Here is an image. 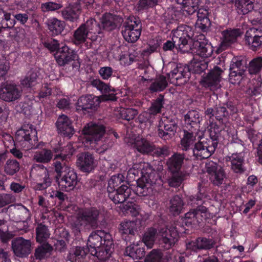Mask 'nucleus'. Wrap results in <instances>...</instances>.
<instances>
[{"instance_id":"nucleus-1","label":"nucleus","mask_w":262,"mask_h":262,"mask_svg":"<svg viewBox=\"0 0 262 262\" xmlns=\"http://www.w3.org/2000/svg\"><path fill=\"white\" fill-rule=\"evenodd\" d=\"M198 192L195 195H191L189 198V203L196 208L191 209L185 214L184 217L180 219L176 223V230L180 232H186L185 227H191L192 225H196L206 221L211 217V214L208 208L202 205L204 203V200L208 196L206 188L201 187L199 183Z\"/></svg>"},{"instance_id":"nucleus-2","label":"nucleus","mask_w":262,"mask_h":262,"mask_svg":"<svg viewBox=\"0 0 262 262\" xmlns=\"http://www.w3.org/2000/svg\"><path fill=\"white\" fill-rule=\"evenodd\" d=\"M225 132L224 127L219 126L216 123H211L209 129V138H201L195 142L188 155L189 158L192 156L197 160L209 158L214 152L222 135Z\"/></svg>"},{"instance_id":"nucleus-3","label":"nucleus","mask_w":262,"mask_h":262,"mask_svg":"<svg viewBox=\"0 0 262 262\" xmlns=\"http://www.w3.org/2000/svg\"><path fill=\"white\" fill-rule=\"evenodd\" d=\"M86 248L91 255L106 261L114 251L112 236L103 230L93 231L89 236Z\"/></svg>"},{"instance_id":"nucleus-4","label":"nucleus","mask_w":262,"mask_h":262,"mask_svg":"<svg viewBox=\"0 0 262 262\" xmlns=\"http://www.w3.org/2000/svg\"><path fill=\"white\" fill-rule=\"evenodd\" d=\"M37 133L34 126L29 123L24 124L16 132L15 140L25 150L38 147Z\"/></svg>"},{"instance_id":"nucleus-5","label":"nucleus","mask_w":262,"mask_h":262,"mask_svg":"<svg viewBox=\"0 0 262 262\" xmlns=\"http://www.w3.org/2000/svg\"><path fill=\"white\" fill-rule=\"evenodd\" d=\"M103 216V214L101 209L97 207L81 208L77 213L78 225L95 229L98 227Z\"/></svg>"},{"instance_id":"nucleus-6","label":"nucleus","mask_w":262,"mask_h":262,"mask_svg":"<svg viewBox=\"0 0 262 262\" xmlns=\"http://www.w3.org/2000/svg\"><path fill=\"white\" fill-rule=\"evenodd\" d=\"M142 30V24L139 17L129 16L123 23L122 34L124 39L129 43L136 42L139 38Z\"/></svg>"},{"instance_id":"nucleus-7","label":"nucleus","mask_w":262,"mask_h":262,"mask_svg":"<svg viewBox=\"0 0 262 262\" xmlns=\"http://www.w3.org/2000/svg\"><path fill=\"white\" fill-rule=\"evenodd\" d=\"M195 29L186 25L179 26L171 31L172 40L176 42L179 48H183L194 39Z\"/></svg>"},{"instance_id":"nucleus-8","label":"nucleus","mask_w":262,"mask_h":262,"mask_svg":"<svg viewBox=\"0 0 262 262\" xmlns=\"http://www.w3.org/2000/svg\"><path fill=\"white\" fill-rule=\"evenodd\" d=\"M145 166L146 169L144 167L141 171L143 178L137 181L136 192L137 194L140 196L147 195L149 187L156 184L157 180L156 178L155 179V170L148 163H147Z\"/></svg>"},{"instance_id":"nucleus-9","label":"nucleus","mask_w":262,"mask_h":262,"mask_svg":"<svg viewBox=\"0 0 262 262\" xmlns=\"http://www.w3.org/2000/svg\"><path fill=\"white\" fill-rule=\"evenodd\" d=\"M53 151L55 155H54L53 165L56 173L55 177L56 180L70 170L73 169L69 164V160L73 154V152L66 154L60 148H55Z\"/></svg>"},{"instance_id":"nucleus-10","label":"nucleus","mask_w":262,"mask_h":262,"mask_svg":"<svg viewBox=\"0 0 262 262\" xmlns=\"http://www.w3.org/2000/svg\"><path fill=\"white\" fill-rule=\"evenodd\" d=\"M247 69L242 56L234 57L230 66V82L233 84H239L242 80L246 77Z\"/></svg>"},{"instance_id":"nucleus-11","label":"nucleus","mask_w":262,"mask_h":262,"mask_svg":"<svg viewBox=\"0 0 262 262\" xmlns=\"http://www.w3.org/2000/svg\"><path fill=\"white\" fill-rule=\"evenodd\" d=\"M224 71L216 66L202 76L200 83L202 86L210 91H214L218 88L222 79V75Z\"/></svg>"},{"instance_id":"nucleus-12","label":"nucleus","mask_w":262,"mask_h":262,"mask_svg":"<svg viewBox=\"0 0 262 262\" xmlns=\"http://www.w3.org/2000/svg\"><path fill=\"white\" fill-rule=\"evenodd\" d=\"M177 129V124L173 119L163 117L159 123L158 135L163 140L166 141L174 136Z\"/></svg>"},{"instance_id":"nucleus-13","label":"nucleus","mask_w":262,"mask_h":262,"mask_svg":"<svg viewBox=\"0 0 262 262\" xmlns=\"http://www.w3.org/2000/svg\"><path fill=\"white\" fill-rule=\"evenodd\" d=\"M238 112L236 103L232 101H228L222 105H219L216 107V120L220 124H225L231 116Z\"/></svg>"},{"instance_id":"nucleus-14","label":"nucleus","mask_w":262,"mask_h":262,"mask_svg":"<svg viewBox=\"0 0 262 262\" xmlns=\"http://www.w3.org/2000/svg\"><path fill=\"white\" fill-rule=\"evenodd\" d=\"M205 168L209 179L213 185L219 186L223 183L226 178V173L222 166L210 161L206 163Z\"/></svg>"},{"instance_id":"nucleus-15","label":"nucleus","mask_w":262,"mask_h":262,"mask_svg":"<svg viewBox=\"0 0 262 262\" xmlns=\"http://www.w3.org/2000/svg\"><path fill=\"white\" fill-rule=\"evenodd\" d=\"M215 51L211 42L204 35H201L199 39L194 40L193 42V51L203 58H207L217 54Z\"/></svg>"},{"instance_id":"nucleus-16","label":"nucleus","mask_w":262,"mask_h":262,"mask_svg":"<svg viewBox=\"0 0 262 262\" xmlns=\"http://www.w3.org/2000/svg\"><path fill=\"white\" fill-rule=\"evenodd\" d=\"M82 132L85 136V142L91 144L102 138L105 133V127L103 125L90 122L84 127Z\"/></svg>"},{"instance_id":"nucleus-17","label":"nucleus","mask_w":262,"mask_h":262,"mask_svg":"<svg viewBox=\"0 0 262 262\" xmlns=\"http://www.w3.org/2000/svg\"><path fill=\"white\" fill-rule=\"evenodd\" d=\"M21 94V90L15 84L7 83L0 86V99L5 102H14L20 98Z\"/></svg>"},{"instance_id":"nucleus-18","label":"nucleus","mask_w":262,"mask_h":262,"mask_svg":"<svg viewBox=\"0 0 262 262\" xmlns=\"http://www.w3.org/2000/svg\"><path fill=\"white\" fill-rule=\"evenodd\" d=\"M222 35V41L219 47L216 49L215 53L216 54H220L235 42L241 33L238 29H228L223 31Z\"/></svg>"},{"instance_id":"nucleus-19","label":"nucleus","mask_w":262,"mask_h":262,"mask_svg":"<svg viewBox=\"0 0 262 262\" xmlns=\"http://www.w3.org/2000/svg\"><path fill=\"white\" fill-rule=\"evenodd\" d=\"M59 188L63 191L73 190L78 182L76 172L74 169L70 170L66 173L56 180Z\"/></svg>"},{"instance_id":"nucleus-20","label":"nucleus","mask_w":262,"mask_h":262,"mask_svg":"<svg viewBox=\"0 0 262 262\" xmlns=\"http://www.w3.org/2000/svg\"><path fill=\"white\" fill-rule=\"evenodd\" d=\"M189 159V157L186 154L174 152L166 161V165L168 171L171 173L182 172L181 169L184 165V160Z\"/></svg>"},{"instance_id":"nucleus-21","label":"nucleus","mask_w":262,"mask_h":262,"mask_svg":"<svg viewBox=\"0 0 262 262\" xmlns=\"http://www.w3.org/2000/svg\"><path fill=\"white\" fill-rule=\"evenodd\" d=\"M76 163L81 171L88 173L94 171L96 166L93 155L88 152L79 154Z\"/></svg>"},{"instance_id":"nucleus-22","label":"nucleus","mask_w":262,"mask_h":262,"mask_svg":"<svg viewBox=\"0 0 262 262\" xmlns=\"http://www.w3.org/2000/svg\"><path fill=\"white\" fill-rule=\"evenodd\" d=\"M77 56L76 52L64 45L56 52L54 57L59 66H64L70 62L75 60Z\"/></svg>"},{"instance_id":"nucleus-23","label":"nucleus","mask_w":262,"mask_h":262,"mask_svg":"<svg viewBox=\"0 0 262 262\" xmlns=\"http://www.w3.org/2000/svg\"><path fill=\"white\" fill-rule=\"evenodd\" d=\"M101 102L99 97L94 95H87L81 96L76 104L77 111H88V110H96Z\"/></svg>"},{"instance_id":"nucleus-24","label":"nucleus","mask_w":262,"mask_h":262,"mask_svg":"<svg viewBox=\"0 0 262 262\" xmlns=\"http://www.w3.org/2000/svg\"><path fill=\"white\" fill-rule=\"evenodd\" d=\"M12 248L17 257H27L31 251V242L22 237H17L12 241Z\"/></svg>"},{"instance_id":"nucleus-25","label":"nucleus","mask_w":262,"mask_h":262,"mask_svg":"<svg viewBox=\"0 0 262 262\" xmlns=\"http://www.w3.org/2000/svg\"><path fill=\"white\" fill-rule=\"evenodd\" d=\"M128 184H122L119 187L107 192L108 196L115 204L124 203L130 196L131 188Z\"/></svg>"},{"instance_id":"nucleus-26","label":"nucleus","mask_w":262,"mask_h":262,"mask_svg":"<svg viewBox=\"0 0 262 262\" xmlns=\"http://www.w3.org/2000/svg\"><path fill=\"white\" fill-rule=\"evenodd\" d=\"M245 41L250 49L257 51L262 45V31L254 28H250L246 32Z\"/></svg>"},{"instance_id":"nucleus-27","label":"nucleus","mask_w":262,"mask_h":262,"mask_svg":"<svg viewBox=\"0 0 262 262\" xmlns=\"http://www.w3.org/2000/svg\"><path fill=\"white\" fill-rule=\"evenodd\" d=\"M216 242L212 238L198 237L195 241L189 242L187 245L188 249L196 252L198 250H209L215 247Z\"/></svg>"},{"instance_id":"nucleus-28","label":"nucleus","mask_w":262,"mask_h":262,"mask_svg":"<svg viewBox=\"0 0 262 262\" xmlns=\"http://www.w3.org/2000/svg\"><path fill=\"white\" fill-rule=\"evenodd\" d=\"M183 135L181 139L180 148L183 152L188 155L195 143L198 131L183 129Z\"/></svg>"},{"instance_id":"nucleus-29","label":"nucleus","mask_w":262,"mask_h":262,"mask_svg":"<svg viewBox=\"0 0 262 262\" xmlns=\"http://www.w3.org/2000/svg\"><path fill=\"white\" fill-rule=\"evenodd\" d=\"M55 125L58 133L64 137L70 138L74 133L72 122L65 115H61L58 117Z\"/></svg>"},{"instance_id":"nucleus-30","label":"nucleus","mask_w":262,"mask_h":262,"mask_svg":"<svg viewBox=\"0 0 262 262\" xmlns=\"http://www.w3.org/2000/svg\"><path fill=\"white\" fill-rule=\"evenodd\" d=\"M122 21L123 19L121 16L106 13L101 18V28L107 31H112L120 26Z\"/></svg>"},{"instance_id":"nucleus-31","label":"nucleus","mask_w":262,"mask_h":262,"mask_svg":"<svg viewBox=\"0 0 262 262\" xmlns=\"http://www.w3.org/2000/svg\"><path fill=\"white\" fill-rule=\"evenodd\" d=\"M193 9L189 8L187 6L172 8L167 13L166 17L169 20L168 23L179 21L180 19H183L187 16L193 15L195 12Z\"/></svg>"},{"instance_id":"nucleus-32","label":"nucleus","mask_w":262,"mask_h":262,"mask_svg":"<svg viewBox=\"0 0 262 262\" xmlns=\"http://www.w3.org/2000/svg\"><path fill=\"white\" fill-rule=\"evenodd\" d=\"M118 230L122 238L126 242H131V238L137 231V224L134 221H126L121 222Z\"/></svg>"},{"instance_id":"nucleus-33","label":"nucleus","mask_w":262,"mask_h":262,"mask_svg":"<svg viewBox=\"0 0 262 262\" xmlns=\"http://www.w3.org/2000/svg\"><path fill=\"white\" fill-rule=\"evenodd\" d=\"M198 6V9L194 13L196 12L198 20L196 25L202 32H207L211 26V21L209 18V11L208 9L205 8H200Z\"/></svg>"},{"instance_id":"nucleus-34","label":"nucleus","mask_w":262,"mask_h":262,"mask_svg":"<svg viewBox=\"0 0 262 262\" xmlns=\"http://www.w3.org/2000/svg\"><path fill=\"white\" fill-rule=\"evenodd\" d=\"M229 160L231 162V169L235 173L241 175L246 171L244 157L242 153L233 154L229 157Z\"/></svg>"},{"instance_id":"nucleus-35","label":"nucleus","mask_w":262,"mask_h":262,"mask_svg":"<svg viewBox=\"0 0 262 262\" xmlns=\"http://www.w3.org/2000/svg\"><path fill=\"white\" fill-rule=\"evenodd\" d=\"M185 124L187 129L198 131L200 122V115L198 112L191 110L184 116Z\"/></svg>"},{"instance_id":"nucleus-36","label":"nucleus","mask_w":262,"mask_h":262,"mask_svg":"<svg viewBox=\"0 0 262 262\" xmlns=\"http://www.w3.org/2000/svg\"><path fill=\"white\" fill-rule=\"evenodd\" d=\"M46 24L49 33L53 36L60 34L65 27V23L63 21L54 17L48 19Z\"/></svg>"},{"instance_id":"nucleus-37","label":"nucleus","mask_w":262,"mask_h":262,"mask_svg":"<svg viewBox=\"0 0 262 262\" xmlns=\"http://www.w3.org/2000/svg\"><path fill=\"white\" fill-rule=\"evenodd\" d=\"M189 67L186 64H177L170 72L171 78L177 80L184 78L183 82H186L190 77Z\"/></svg>"},{"instance_id":"nucleus-38","label":"nucleus","mask_w":262,"mask_h":262,"mask_svg":"<svg viewBox=\"0 0 262 262\" xmlns=\"http://www.w3.org/2000/svg\"><path fill=\"white\" fill-rule=\"evenodd\" d=\"M176 230L175 233H171L170 231H166L165 233L162 235L161 238L160 239V245L161 248L164 250H168L174 246L177 241V236L179 233L182 232H178L176 230V226L174 227Z\"/></svg>"},{"instance_id":"nucleus-39","label":"nucleus","mask_w":262,"mask_h":262,"mask_svg":"<svg viewBox=\"0 0 262 262\" xmlns=\"http://www.w3.org/2000/svg\"><path fill=\"white\" fill-rule=\"evenodd\" d=\"M80 12V7L73 4L64 8L61 11V15L66 21L75 22L78 19Z\"/></svg>"},{"instance_id":"nucleus-40","label":"nucleus","mask_w":262,"mask_h":262,"mask_svg":"<svg viewBox=\"0 0 262 262\" xmlns=\"http://www.w3.org/2000/svg\"><path fill=\"white\" fill-rule=\"evenodd\" d=\"M53 250V247L49 243H42L35 249L34 258L38 260L46 259L50 256Z\"/></svg>"},{"instance_id":"nucleus-41","label":"nucleus","mask_w":262,"mask_h":262,"mask_svg":"<svg viewBox=\"0 0 262 262\" xmlns=\"http://www.w3.org/2000/svg\"><path fill=\"white\" fill-rule=\"evenodd\" d=\"M89 252L86 247L75 246L70 251L68 259L71 262H81Z\"/></svg>"},{"instance_id":"nucleus-42","label":"nucleus","mask_w":262,"mask_h":262,"mask_svg":"<svg viewBox=\"0 0 262 262\" xmlns=\"http://www.w3.org/2000/svg\"><path fill=\"white\" fill-rule=\"evenodd\" d=\"M144 248L140 247L138 245L132 244L126 247L124 255L129 256L133 259H141L145 255Z\"/></svg>"},{"instance_id":"nucleus-43","label":"nucleus","mask_w":262,"mask_h":262,"mask_svg":"<svg viewBox=\"0 0 262 262\" xmlns=\"http://www.w3.org/2000/svg\"><path fill=\"white\" fill-rule=\"evenodd\" d=\"M153 145V143H150L146 139L141 138L135 141L134 147L138 151L142 154L150 155L152 153Z\"/></svg>"},{"instance_id":"nucleus-44","label":"nucleus","mask_w":262,"mask_h":262,"mask_svg":"<svg viewBox=\"0 0 262 262\" xmlns=\"http://www.w3.org/2000/svg\"><path fill=\"white\" fill-rule=\"evenodd\" d=\"M80 26L88 32V34H90V36L96 35V39H97V34L100 33L101 28L100 24L95 19L90 18Z\"/></svg>"},{"instance_id":"nucleus-45","label":"nucleus","mask_w":262,"mask_h":262,"mask_svg":"<svg viewBox=\"0 0 262 262\" xmlns=\"http://www.w3.org/2000/svg\"><path fill=\"white\" fill-rule=\"evenodd\" d=\"M255 0H237L235 7L237 13L240 15H245L254 9Z\"/></svg>"},{"instance_id":"nucleus-46","label":"nucleus","mask_w":262,"mask_h":262,"mask_svg":"<svg viewBox=\"0 0 262 262\" xmlns=\"http://www.w3.org/2000/svg\"><path fill=\"white\" fill-rule=\"evenodd\" d=\"M53 157V152L51 150L43 148L35 152L33 156V160L37 163L46 164L51 161Z\"/></svg>"},{"instance_id":"nucleus-47","label":"nucleus","mask_w":262,"mask_h":262,"mask_svg":"<svg viewBox=\"0 0 262 262\" xmlns=\"http://www.w3.org/2000/svg\"><path fill=\"white\" fill-rule=\"evenodd\" d=\"M19 169L20 163L15 159H8L3 165V171L6 176H13Z\"/></svg>"},{"instance_id":"nucleus-48","label":"nucleus","mask_w":262,"mask_h":262,"mask_svg":"<svg viewBox=\"0 0 262 262\" xmlns=\"http://www.w3.org/2000/svg\"><path fill=\"white\" fill-rule=\"evenodd\" d=\"M167 86L168 82L166 77L161 75L151 82L148 90L151 93L160 92L164 91Z\"/></svg>"},{"instance_id":"nucleus-49","label":"nucleus","mask_w":262,"mask_h":262,"mask_svg":"<svg viewBox=\"0 0 262 262\" xmlns=\"http://www.w3.org/2000/svg\"><path fill=\"white\" fill-rule=\"evenodd\" d=\"M36 242L41 244L47 243V239L50 237V233L48 227L42 223L38 224L35 228Z\"/></svg>"},{"instance_id":"nucleus-50","label":"nucleus","mask_w":262,"mask_h":262,"mask_svg":"<svg viewBox=\"0 0 262 262\" xmlns=\"http://www.w3.org/2000/svg\"><path fill=\"white\" fill-rule=\"evenodd\" d=\"M38 75L37 72L30 71L20 81L21 85L26 88L32 89L39 83Z\"/></svg>"},{"instance_id":"nucleus-51","label":"nucleus","mask_w":262,"mask_h":262,"mask_svg":"<svg viewBox=\"0 0 262 262\" xmlns=\"http://www.w3.org/2000/svg\"><path fill=\"white\" fill-rule=\"evenodd\" d=\"M122 184H128L127 182L125 180V177L122 174L118 173L113 175L108 181L107 192L115 190L118 187H119Z\"/></svg>"},{"instance_id":"nucleus-52","label":"nucleus","mask_w":262,"mask_h":262,"mask_svg":"<svg viewBox=\"0 0 262 262\" xmlns=\"http://www.w3.org/2000/svg\"><path fill=\"white\" fill-rule=\"evenodd\" d=\"M91 39L93 41L96 40V36H90L82 27L80 26L75 31L74 34V38L75 44H81L85 41L86 38Z\"/></svg>"},{"instance_id":"nucleus-53","label":"nucleus","mask_w":262,"mask_h":262,"mask_svg":"<svg viewBox=\"0 0 262 262\" xmlns=\"http://www.w3.org/2000/svg\"><path fill=\"white\" fill-rule=\"evenodd\" d=\"M36 165L39 168L44 169V177L41 182L36 184L35 188L37 190H43L51 186L53 179L50 177L47 169L43 165L38 164Z\"/></svg>"},{"instance_id":"nucleus-54","label":"nucleus","mask_w":262,"mask_h":262,"mask_svg":"<svg viewBox=\"0 0 262 262\" xmlns=\"http://www.w3.org/2000/svg\"><path fill=\"white\" fill-rule=\"evenodd\" d=\"M171 174V176L168 179V183L170 187H179L183 181L189 176V173L187 172H179Z\"/></svg>"},{"instance_id":"nucleus-55","label":"nucleus","mask_w":262,"mask_h":262,"mask_svg":"<svg viewBox=\"0 0 262 262\" xmlns=\"http://www.w3.org/2000/svg\"><path fill=\"white\" fill-rule=\"evenodd\" d=\"M183 207V201L179 195H176L170 201L169 211L173 215L180 214Z\"/></svg>"},{"instance_id":"nucleus-56","label":"nucleus","mask_w":262,"mask_h":262,"mask_svg":"<svg viewBox=\"0 0 262 262\" xmlns=\"http://www.w3.org/2000/svg\"><path fill=\"white\" fill-rule=\"evenodd\" d=\"M248 72L250 75H257L262 70V57L258 56L254 58L249 63Z\"/></svg>"},{"instance_id":"nucleus-57","label":"nucleus","mask_w":262,"mask_h":262,"mask_svg":"<svg viewBox=\"0 0 262 262\" xmlns=\"http://www.w3.org/2000/svg\"><path fill=\"white\" fill-rule=\"evenodd\" d=\"M189 67V73L191 74H201L204 72L208 68V63L205 61H194L187 65Z\"/></svg>"},{"instance_id":"nucleus-58","label":"nucleus","mask_w":262,"mask_h":262,"mask_svg":"<svg viewBox=\"0 0 262 262\" xmlns=\"http://www.w3.org/2000/svg\"><path fill=\"white\" fill-rule=\"evenodd\" d=\"M157 233V231L155 228H151L144 234L142 242L148 249L152 248L155 243Z\"/></svg>"},{"instance_id":"nucleus-59","label":"nucleus","mask_w":262,"mask_h":262,"mask_svg":"<svg viewBox=\"0 0 262 262\" xmlns=\"http://www.w3.org/2000/svg\"><path fill=\"white\" fill-rule=\"evenodd\" d=\"M170 154V149L169 146L166 145L161 146H156L154 144L151 156L160 158H165Z\"/></svg>"},{"instance_id":"nucleus-60","label":"nucleus","mask_w":262,"mask_h":262,"mask_svg":"<svg viewBox=\"0 0 262 262\" xmlns=\"http://www.w3.org/2000/svg\"><path fill=\"white\" fill-rule=\"evenodd\" d=\"M164 104V97L163 94H159L158 97L152 103L150 107L148 109L150 115H155L161 113V109L163 107Z\"/></svg>"},{"instance_id":"nucleus-61","label":"nucleus","mask_w":262,"mask_h":262,"mask_svg":"<svg viewBox=\"0 0 262 262\" xmlns=\"http://www.w3.org/2000/svg\"><path fill=\"white\" fill-rule=\"evenodd\" d=\"M138 113V110L135 108L120 107L118 116L123 120L130 121L134 119Z\"/></svg>"},{"instance_id":"nucleus-62","label":"nucleus","mask_w":262,"mask_h":262,"mask_svg":"<svg viewBox=\"0 0 262 262\" xmlns=\"http://www.w3.org/2000/svg\"><path fill=\"white\" fill-rule=\"evenodd\" d=\"M61 237L64 238V239L57 240L55 245L56 250L60 252H64L67 249L66 242H69L70 235L68 231H65L62 233Z\"/></svg>"},{"instance_id":"nucleus-63","label":"nucleus","mask_w":262,"mask_h":262,"mask_svg":"<svg viewBox=\"0 0 262 262\" xmlns=\"http://www.w3.org/2000/svg\"><path fill=\"white\" fill-rule=\"evenodd\" d=\"M91 83L101 93H109L111 91L110 86L99 79H93L91 81Z\"/></svg>"},{"instance_id":"nucleus-64","label":"nucleus","mask_w":262,"mask_h":262,"mask_svg":"<svg viewBox=\"0 0 262 262\" xmlns=\"http://www.w3.org/2000/svg\"><path fill=\"white\" fill-rule=\"evenodd\" d=\"M162 255L158 249H152L146 256L145 262H161Z\"/></svg>"}]
</instances>
